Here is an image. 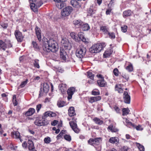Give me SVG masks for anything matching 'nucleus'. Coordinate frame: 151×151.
<instances>
[{"mask_svg": "<svg viewBox=\"0 0 151 151\" xmlns=\"http://www.w3.org/2000/svg\"><path fill=\"white\" fill-rule=\"evenodd\" d=\"M122 78H124L127 80L129 79V76L128 75L123 74H122Z\"/></svg>", "mask_w": 151, "mask_h": 151, "instance_id": "56", "label": "nucleus"}, {"mask_svg": "<svg viewBox=\"0 0 151 151\" xmlns=\"http://www.w3.org/2000/svg\"><path fill=\"white\" fill-rule=\"evenodd\" d=\"M27 80H26V81L22 82L20 85L19 87H18V89H19L20 88H22L25 86L26 85L27 83Z\"/></svg>", "mask_w": 151, "mask_h": 151, "instance_id": "41", "label": "nucleus"}, {"mask_svg": "<svg viewBox=\"0 0 151 151\" xmlns=\"http://www.w3.org/2000/svg\"><path fill=\"white\" fill-rule=\"evenodd\" d=\"M92 94L94 95H98L100 94L99 91L97 89L94 90L92 91Z\"/></svg>", "mask_w": 151, "mask_h": 151, "instance_id": "43", "label": "nucleus"}, {"mask_svg": "<svg viewBox=\"0 0 151 151\" xmlns=\"http://www.w3.org/2000/svg\"><path fill=\"white\" fill-rule=\"evenodd\" d=\"M78 35L79 37L78 39L80 40V41L84 37L83 33L82 32H80L78 33Z\"/></svg>", "mask_w": 151, "mask_h": 151, "instance_id": "52", "label": "nucleus"}, {"mask_svg": "<svg viewBox=\"0 0 151 151\" xmlns=\"http://www.w3.org/2000/svg\"><path fill=\"white\" fill-rule=\"evenodd\" d=\"M42 106V105L41 104H39L37 105L36 109L37 112H38L40 111V109L41 108Z\"/></svg>", "mask_w": 151, "mask_h": 151, "instance_id": "54", "label": "nucleus"}, {"mask_svg": "<svg viewBox=\"0 0 151 151\" xmlns=\"http://www.w3.org/2000/svg\"><path fill=\"white\" fill-rule=\"evenodd\" d=\"M124 119L126 123V125L129 128L132 127H134L135 125L133 124H132L131 122H129L127 118H124Z\"/></svg>", "mask_w": 151, "mask_h": 151, "instance_id": "29", "label": "nucleus"}, {"mask_svg": "<svg viewBox=\"0 0 151 151\" xmlns=\"http://www.w3.org/2000/svg\"><path fill=\"white\" fill-rule=\"evenodd\" d=\"M14 35L18 42H21L22 41L24 36L21 32L19 30H16L15 31Z\"/></svg>", "mask_w": 151, "mask_h": 151, "instance_id": "9", "label": "nucleus"}, {"mask_svg": "<svg viewBox=\"0 0 151 151\" xmlns=\"http://www.w3.org/2000/svg\"><path fill=\"white\" fill-rule=\"evenodd\" d=\"M61 43L62 44L63 47L65 49L69 50L70 49V45L68 40L66 38L62 39L61 41Z\"/></svg>", "mask_w": 151, "mask_h": 151, "instance_id": "8", "label": "nucleus"}, {"mask_svg": "<svg viewBox=\"0 0 151 151\" xmlns=\"http://www.w3.org/2000/svg\"><path fill=\"white\" fill-rule=\"evenodd\" d=\"M56 115V114L55 113L50 111H47L44 113L43 116H42V119H45L48 116L53 117L55 116Z\"/></svg>", "mask_w": 151, "mask_h": 151, "instance_id": "12", "label": "nucleus"}, {"mask_svg": "<svg viewBox=\"0 0 151 151\" xmlns=\"http://www.w3.org/2000/svg\"><path fill=\"white\" fill-rule=\"evenodd\" d=\"M115 90L118 91L119 93H123V90L121 84H118L115 86Z\"/></svg>", "mask_w": 151, "mask_h": 151, "instance_id": "28", "label": "nucleus"}, {"mask_svg": "<svg viewBox=\"0 0 151 151\" xmlns=\"http://www.w3.org/2000/svg\"><path fill=\"white\" fill-rule=\"evenodd\" d=\"M97 83L99 86L101 87H104L106 85V82L104 80V78L99 80L97 81Z\"/></svg>", "mask_w": 151, "mask_h": 151, "instance_id": "18", "label": "nucleus"}, {"mask_svg": "<svg viewBox=\"0 0 151 151\" xmlns=\"http://www.w3.org/2000/svg\"><path fill=\"white\" fill-rule=\"evenodd\" d=\"M110 54L111 53H109L108 51H106L104 54V56L106 58L109 56Z\"/></svg>", "mask_w": 151, "mask_h": 151, "instance_id": "58", "label": "nucleus"}, {"mask_svg": "<svg viewBox=\"0 0 151 151\" xmlns=\"http://www.w3.org/2000/svg\"><path fill=\"white\" fill-rule=\"evenodd\" d=\"M119 139L117 137H112L110 138L109 142L112 144L117 143L119 142Z\"/></svg>", "mask_w": 151, "mask_h": 151, "instance_id": "27", "label": "nucleus"}, {"mask_svg": "<svg viewBox=\"0 0 151 151\" xmlns=\"http://www.w3.org/2000/svg\"><path fill=\"white\" fill-rule=\"evenodd\" d=\"M43 50L45 52L50 51L55 52L58 49V45L56 41L52 39H50L45 42L43 46Z\"/></svg>", "mask_w": 151, "mask_h": 151, "instance_id": "1", "label": "nucleus"}, {"mask_svg": "<svg viewBox=\"0 0 151 151\" xmlns=\"http://www.w3.org/2000/svg\"><path fill=\"white\" fill-rule=\"evenodd\" d=\"M12 44L10 40H6L4 42L2 40H0V50L1 51L6 50V52L7 53H8L9 51L7 50V49L12 47Z\"/></svg>", "mask_w": 151, "mask_h": 151, "instance_id": "2", "label": "nucleus"}, {"mask_svg": "<svg viewBox=\"0 0 151 151\" xmlns=\"http://www.w3.org/2000/svg\"><path fill=\"white\" fill-rule=\"evenodd\" d=\"M28 148L30 151H37L35 150L32 141L29 139L28 141Z\"/></svg>", "mask_w": 151, "mask_h": 151, "instance_id": "16", "label": "nucleus"}, {"mask_svg": "<svg viewBox=\"0 0 151 151\" xmlns=\"http://www.w3.org/2000/svg\"><path fill=\"white\" fill-rule=\"evenodd\" d=\"M86 52V49L85 47H80L76 50V56L79 58H82L85 55Z\"/></svg>", "mask_w": 151, "mask_h": 151, "instance_id": "5", "label": "nucleus"}, {"mask_svg": "<svg viewBox=\"0 0 151 151\" xmlns=\"http://www.w3.org/2000/svg\"><path fill=\"white\" fill-rule=\"evenodd\" d=\"M42 120V126L46 125L48 124L49 122L47 120L43 119Z\"/></svg>", "mask_w": 151, "mask_h": 151, "instance_id": "55", "label": "nucleus"}, {"mask_svg": "<svg viewBox=\"0 0 151 151\" xmlns=\"http://www.w3.org/2000/svg\"><path fill=\"white\" fill-rule=\"evenodd\" d=\"M137 146L140 151H144L145 148L143 145H141L139 144H138Z\"/></svg>", "mask_w": 151, "mask_h": 151, "instance_id": "44", "label": "nucleus"}, {"mask_svg": "<svg viewBox=\"0 0 151 151\" xmlns=\"http://www.w3.org/2000/svg\"><path fill=\"white\" fill-rule=\"evenodd\" d=\"M109 36V37L111 39H114L115 38V36L114 34V33H109L108 32L107 34Z\"/></svg>", "mask_w": 151, "mask_h": 151, "instance_id": "53", "label": "nucleus"}, {"mask_svg": "<svg viewBox=\"0 0 151 151\" xmlns=\"http://www.w3.org/2000/svg\"><path fill=\"white\" fill-rule=\"evenodd\" d=\"M93 120L96 124L99 125H101L104 123L103 121L99 119L97 117L94 118L93 119Z\"/></svg>", "mask_w": 151, "mask_h": 151, "instance_id": "30", "label": "nucleus"}, {"mask_svg": "<svg viewBox=\"0 0 151 151\" xmlns=\"http://www.w3.org/2000/svg\"><path fill=\"white\" fill-rule=\"evenodd\" d=\"M33 61L34 66L35 68L39 69L40 68V66L39 64V60L37 59H35Z\"/></svg>", "mask_w": 151, "mask_h": 151, "instance_id": "32", "label": "nucleus"}, {"mask_svg": "<svg viewBox=\"0 0 151 151\" xmlns=\"http://www.w3.org/2000/svg\"><path fill=\"white\" fill-rule=\"evenodd\" d=\"M32 44L34 47L36 49H38L39 47L36 43V42L35 41H32Z\"/></svg>", "mask_w": 151, "mask_h": 151, "instance_id": "51", "label": "nucleus"}, {"mask_svg": "<svg viewBox=\"0 0 151 151\" xmlns=\"http://www.w3.org/2000/svg\"><path fill=\"white\" fill-rule=\"evenodd\" d=\"M88 143L90 145L95 146V145L93 139H90L88 141Z\"/></svg>", "mask_w": 151, "mask_h": 151, "instance_id": "47", "label": "nucleus"}, {"mask_svg": "<svg viewBox=\"0 0 151 151\" xmlns=\"http://www.w3.org/2000/svg\"><path fill=\"white\" fill-rule=\"evenodd\" d=\"M66 131L65 130H63L61 131L60 133L58 136L59 137H61L63 136V134L65 133Z\"/></svg>", "mask_w": 151, "mask_h": 151, "instance_id": "59", "label": "nucleus"}, {"mask_svg": "<svg viewBox=\"0 0 151 151\" xmlns=\"http://www.w3.org/2000/svg\"><path fill=\"white\" fill-rule=\"evenodd\" d=\"M100 29L105 34H107L108 32V29L106 26H102L101 27Z\"/></svg>", "mask_w": 151, "mask_h": 151, "instance_id": "35", "label": "nucleus"}, {"mask_svg": "<svg viewBox=\"0 0 151 151\" xmlns=\"http://www.w3.org/2000/svg\"><path fill=\"white\" fill-rule=\"evenodd\" d=\"M94 140L95 145H98L100 143V141H101V138L98 137L94 139Z\"/></svg>", "mask_w": 151, "mask_h": 151, "instance_id": "40", "label": "nucleus"}, {"mask_svg": "<svg viewBox=\"0 0 151 151\" xmlns=\"http://www.w3.org/2000/svg\"><path fill=\"white\" fill-rule=\"evenodd\" d=\"M66 0H54L55 2L56 6L59 9H61L64 5V2Z\"/></svg>", "mask_w": 151, "mask_h": 151, "instance_id": "11", "label": "nucleus"}, {"mask_svg": "<svg viewBox=\"0 0 151 151\" xmlns=\"http://www.w3.org/2000/svg\"><path fill=\"white\" fill-rule=\"evenodd\" d=\"M65 104V102L64 101H62L60 99L58 101L57 103L59 107H63L64 106Z\"/></svg>", "mask_w": 151, "mask_h": 151, "instance_id": "36", "label": "nucleus"}, {"mask_svg": "<svg viewBox=\"0 0 151 151\" xmlns=\"http://www.w3.org/2000/svg\"><path fill=\"white\" fill-rule=\"evenodd\" d=\"M68 114L70 116H73L76 114L74 107H71L69 108L68 109Z\"/></svg>", "mask_w": 151, "mask_h": 151, "instance_id": "25", "label": "nucleus"}, {"mask_svg": "<svg viewBox=\"0 0 151 151\" xmlns=\"http://www.w3.org/2000/svg\"><path fill=\"white\" fill-rule=\"evenodd\" d=\"M60 58L63 60H66L67 54L65 50L61 48L60 50Z\"/></svg>", "mask_w": 151, "mask_h": 151, "instance_id": "17", "label": "nucleus"}, {"mask_svg": "<svg viewBox=\"0 0 151 151\" xmlns=\"http://www.w3.org/2000/svg\"><path fill=\"white\" fill-rule=\"evenodd\" d=\"M108 129L110 130L112 132H116L118 131V130L113 127V126L111 125L109 126Z\"/></svg>", "mask_w": 151, "mask_h": 151, "instance_id": "37", "label": "nucleus"}, {"mask_svg": "<svg viewBox=\"0 0 151 151\" xmlns=\"http://www.w3.org/2000/svg\"><path fill=\"white\" fill-rule=\"evenodd\" d=\"M106 46L105 43H98L94 45L90 48L89 50L91 53L100 52Z\"/></svg>", "mask_w": 151, "mask_h": 151, "instance_id": "3", "label": "nucleus"}, {"mask_svg": "<svg viewBox=\"0 0 151 151\" xmlns=\"http://www.w3.org/2000/svg\"><path fill=\"white\" fill-rule=\"evenodd\" d=\"M115 0H111L109 4L108 5V6L110 7H111L114 6Z\"/></svg>", "mask_w": 151, "mask_h": 151, "instance_id": "45", "label": "nucleus"}, {"mask_svg": "<svg viewBox=\"0 0 151 151\" xmlns=\"http://www.w3.org/2000/svg\"><path fill=\"white\" fill-rule=\"evenodd\" d=\"M95 11L93 9L90 7L89 11H88V13L90 15H92L93 14L95 13Z\"/></svg>", "mask_w": 151, "mask_h": 151, "instance_id": "48", "label": "nucleus"}, {"mask_svg": "<svg viewBox=\"0 0 151 151\" xmlns=\"http://www.w3.org/2000/svg\"><path fill=\"white\" fill-rule=\"evenodd\" d=\"M114 74L116 76H117L118 75V70L116 68H115L113 71Z\"/></svg>", "mask_w": 151, "mask_h": 151, "instance_id": "57", "label": "nucleus"}, {"mask_svg": "<svg viewBox=\"0 0 151 151\" xmlns=\"http://www.w3.org/2000/svg\"><path fill=\"white\" fill-rule=\"evenodd\" d=\"M63 137L65 140L68 141H70L71 140V137L69 135L65 134L63 136Z\"/></svg>", "mask_w": 151, "mask_h": 151, "instance_id": "46", "label": "nucleus"}, {"mask_svg": "<svg viewBox=\"0 0 151 151\" xmlns=\"http://www.w3.org/2000/svg\"><path fill=\"white\" fill-rule=\"evenodd\" d=\"M73 23L76 28H81L83 24V22L80 20H75L73 21Z\"/></svg>", "mask_w": 151, "mask_h": 151, "instance_id": "15", "label": "nucleus"}, {"mask_svg": "<svg viewBox=\"0 0 151 151\" xmlns=\"http://www.w3.org/2000/svg\"><path fill=\"white\" fill-rule=\"evenodd\" d=\"M35 109L32 108H30L25 113V116H29L32 115L35 112Z\"/></svg>", "mask_w": 151, "mask_h": 151, "instance_id": "21", "label": "nucleus"}, {"mask_svg": "<svg viewBox=\"0 0 151 151\" xmlns=\"http://www.w3.org/2000/svg\"><path fill=\"white\" fill-rule=\"evenodd\" d=\"M123 98L125 103L129 104L130 102V97L127 91H124L123 94Z\"/></svg>", "mask_w": 151, "mask_h": 151, "instance_id": "13", "label": "nucleus"}, {"mask_svg": "<svg viewBox=\"0 0 151 151\" xmlns=\"http://www.w3.org/2000/svg\"><path fill=\"white\" fill-rule=\"evenodd\" d=\"M134 128H135L137 130H142L143 129L141 126L139 125L137 126H135Z\"/></svg>", "mask_w": 151, "mask_h": 151, "instance_id": "61", "label": "nucleus"}, {"mask_svg": "<svg viewBox=\"0 0 151 151\" xmlns=\"http://www.w3.org/2000/svg\"><path fill=\"white\" fill-rule=\"evenodd\" d=\"M72 121L69 123L73 131L76 133H79L80 130L78 128L76 124L77 119L74 117L72 118Z\"/></svg>", "mask_w": 151, "mask_h": 151, "instance_id": "4", "label": "nucleus"}, {"mask_svg": "<svg viewBox=\"0 0 151 151\" xmlns=\"http://www.w3.org/2000/svg\"><path fill=\"white\" fill-rule=\"evenodd\" d=\"M122 115L124 116L128 114H129V110L128 108H124L122 109Z\"/></svg>", "mask_w": 151, "mask_h": 151, "instance_id": "39", "label": "nucleus"}, {"mask_svg": "<svg viewBox=\"0 0 151 151\" xmlns=\"http://www.w3.org/2000/svg\"><path fill=\"white\" fill-rule=\"evenodd\" d=\"M70 37L76 42H78L80 41V40L76 36L74 32H71L70 33Z\"/></svg>", "mask_w": 151, "mask_h": 151, "instance_id": "33", "label": "nucleus"}, {"mask_svg": "<svg viewBox=\"0 0 151 151\" xmlns=\"http://www.w3.org/2000/svg\"><path fill=\"white\" fill-rule=\"evenodd\" d=\"M12 136V137L16 139H19L22 142V140L21 138L19 132L18 131H14L11 133Z\"/></svg>", "mask_w": 151, "mask_h": 151, "instance_id": "14", "label": "nucleus"}, {"mask_svg": "<svg viewBox=\"0 0 151 151\" xmlns=\"http://www.w3.org/2000/svg\"><path fill=\"white\" fill-rule=\"evenodd\" d=\"M128 147L126 146H124L120 149V151H127Z\"/></svg>", "mask_w": 151, "mask_h": 151, "instance_id": "62", "label": "nucleus"}, {"mask_svg": "<svg viewBox=\"0 0 151 151\" xmlns=\"http://www.w3.org/2000/svg\"><path fill=\"white\" fill-rule=\"evenodd\" d=\"M30 3L37 4L38 7L40 6L42 4V3L41 0H29Z\"/></svg>", "mask_w": 151, "mask_h": 151, "instance_id": "26", "label": "nucleus"}, {"mask_svg": "<svg viewBox=\"0 0 151 151\" xmlns=\"http://www.w3.org/2000/svg\"><path fill=\"white\" fill-rule=\"evenodd\" d=\"M115 110L117 113H120V110L119 109V107L116 106H115L114 107Z\"/></svg>", "mask_w": 151, "mask_h": 151, "instance_id": "63", "label": "nucleus"}, {"mask_svg": "<svg viewBox=\"0 0 151 151\" xmlns=\"http://www.w3.org/2000/svg\"><path fill=\"white\" fill-rule=\"evenodd\" d=\"M127 27L126 25H124L123 26H122L121 27V29L122 31L124 32H125L127 31Z\"/></svg>", "mask_w": 151, "mask_h": 151, "instance_id": "49", "label": "nucleus"}, {"mask_svg": "<svg viewBox=\"0 0 151 151\" xmlns=\"http://www.w3.org/2000/svg\"><path fill=\"white\" fill-rule=\"evenodd\" d=\"M35 124L38 126H42V119H36L34 122Z\"/></svg>", "mask_w": 151, "mask_h": 151, "instance_id": "34", "label": "nucleus"}, {"mask_svg": "<svg viewBox=\"0 0 151 151\" xmlns=\"http://www.w3.org/2000/svg\"><path fill=\"white\" fill-rule=\"evenodd\" d=\"M76 91V88L74 87H71L68 89L67 93L68 95V100L71 99L72 95Z\"/></svg>", "mask_w": 151, "mask_h": 151, "instance_id": "10", "label": "nucleus"}, {"mask_svg": "<svg viewBox=\"0 0 151 151\" xmlns=\"http://www.w3.org/2000/svg\"><path fill=\"white\" fill-rule=\"evenodd\" d=\"M73 8L70 6H68L64 8L61 12V14L63 16L65 17L68 16L72 12Z\"/></svg>", "mask_w": 151, "mask_h": 151, "instance_id": "6", "label": "nucleus"}, {"mask_svg": "<svg viewBox=\"0 0 151 151\" xmlns=\"http://www.w3.org/2000/svg\"><path fill=\"white\" fill-rule=\"evenodd\" d=\"M89 101L91 103L96 102L94 97H91L89 100Z\"/></svg>", "mask_w": 151, "mask_h": 151, "instance_id": "60", "label": "nucleus"}, {"mask_svg": "<svg viewBox=\"0 0 151 151\" xmlns=\"http://www.w3.org/2000/svg\"><path fill=\"white\" fill-rule=\"evenodd\" d=\"M126 69L129 72L132 71L133 70L132 65L131 63H129L128 65L126 67Z\"/></svg>", "mask_w": 151, "mask_h": 151, "instance_id": "38", "label": "nucleus"}, {"mask_svg": "<svg viewBox=\"0 0 151 151\" xmlns=\"http://www.w3.org/2000/svg\"><path fill=\"white\" fill-rule=\"evenodd\" d=\"M132 12L130 10L125 11L123 13L122 15L124 18L131 15Z\"/></svg>", "mask_w": 151, "mask_h": 151, "instance_id": "23", "label": "nucleus"}, {"mask_svg": "<svg viewBox=\"0 0 151 151\" xmlns=\"http://www.w3.org/2000/svg\"><path fill=\"white\" fill-rule=\"evenodd\" d=\"M81 28L84 31H87L90 29V27L87 24H84L83 22V24L82 25Z\"/></svg>", "mask_w": 151, "mask_h": 151, "instance_id": "31", "label": "nucleus"}, {"mask_svg": "<svg viewBox=\"0 0 151 151\" xmlns=\"http://www.w3.org/2000/svg\"><path fill=\"white\" fill-rule=\"evenodd\" d=\"M44 141L46 143H49L51 141L50 138L49 137L45 138L44 139Z\"/></svg>", "mask_w": 151, "mask_h": 151, "instance_id": "50", "label": "nucleus"}, {"mask_svg": "<svg viewBox=\"0 0 151 151\" xmlns=\"http://www.w3.org/2000/svg\"><path fill=\"white\" fill-rule=\"evenodd\" d=\"M58 121L54 120L51 122V124L52 126H55L58 124Z\"/></svg>", "mask_w": 151, "mask_h": 151, "instance_id": "64", "label": "nucleus"}, {"mask_svg": "<svg viewBox=\"0 0 151 151\" xmlns=\"http://www.w3.org/2000/svg\"><path fill=\"white\" fill-rule=\"evenodd\" d=\"M71 5L74 7L79 8L80 7V5L79 2L76 0H71L70 1Z\"/></svg>", "mask_w": 151, "mask_h": 151, "instance_id": "22", "label": "nucleus"}, {"mask_svg": "<svg viewBox=\"0 0 151 151\" xmlns=\"http://www.w3.org/2000/svg\"><path fill=\"white\" fill-rule=\"evenodd\" d=\"M30 7L31 9L34 12H37V8L39 7L37 4L30 3Z\"/></svg>", "mask_w": 151, "mask_h": 151, "instance_id": "24", "label": "nucleus"}, {"mask_svg": "<svg viewBox=\"0 0 151 151\" xmlns=\"http://www.w3.org/2000/svg\"><path fill=\"white\" fill-rule=\"evenodd\" d=\"M60 90L62 94L65 93L67 90L66 85V84H60L59 86Z\"/></svg>", "mask_w": 151, "mask_h": 151, "instance_id": "19", "label": "nucleus"}, {"mask_svg": "<svg viewBox=\"0 0 151 151\" xmlns=\"http://www.w3.org/2000/svg\"><path fill=\"white\" fill-rule=\"evenodd\" d=\"M88 77L90 78L91 80H93L94 77V75L91 72H87Z\"/></svg>", "mask_w": 151, "mask_h": 151, "instance_id": "42", "label": "nucleus"}, {"mask_svg": "<svg viewBox=\"0 0 151 151\" xmlns=\"http://www.w3.org/2000/svg\"><path fill=\"white\" fill-rule=\"evenodd\" d=\"M49 85L47 83H44L43 85V91L42 90V88H41L39 92V96L40 97L42 96L43 95V92L45 93H47L48 92L49 90Z\"/></svg>", "mask_w": 151, "mask_h": 151, "instance_id": "7", "label": "nucleus"}, {"mask_svg": "<svg viewBox=\"0 0 151 151\" xmlns=\"http://www.w3.org/2000/svg\"><path fill=\"white\" fill-rule=\"evenodd\" d=\"M36 34L37 37L39 41H40L41 39V30L37 27H36L35 28Z\"/></svg>", "mask_w": 151, "mask_h": 151, "instance_id": "20", "label": "nucleus"}]
</instances>
